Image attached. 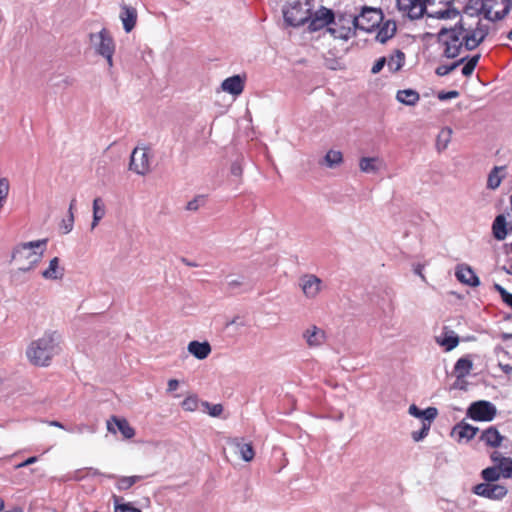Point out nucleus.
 Returning <instances> with one entry per match:
<instances>
[{"instance_id":"obj_18","label":"nucleus","mask_w":512,"mask_h":512,"mask_svg":"<svg viewBox=\"0 0 512 512\" xmlns=\"http://www.w3.org/2000/svg\"><path fill=\"white\" fill-rule=\"evenodd\" d=\"M493 463H498L502 478L512 479V458L502 456L498 451L490 454Z\"/></svg>"},{"instance_id":"obj_57","label":"nucleus","mask_w":512,"mask_h":512,"mask_svg":"<svg viewBox=\"0 0 512 512\" xmlns=\"http://www.w3.org/2000/svg\"><path fill=\"white\" fill-rule=\"evenodd\" d=\"M231 170L234 175H240L242 173L241 168L235 165L232 166Z\"/></svg>"},{"instance_id":"obj_54","label":"nucleus","mask_w":512,"mask_h":512,"mask_svg":"<svg viewBox=\"0 0 512 512\" xmlns=\"http://www.w3.org/2000/svg\"><path fill=\"white\" fill-rule=\"evenodd\" d=\"M241 285H242V281H240V280H231L230 282H228V286L230 288L239 287Z\"/></svg>"},{"instance_id":"obj_39","label":"nucleus","mask_w":512,"mask_h":512,"mask_svg":"<svg viewBox=\"0 0 512 512\" xmlns=\"http://www.w3.org/2000/svg\"><path fill=\"white\" fill-rule=\"evenodd\" d=\"M479 59H480V55H475V56L471 57L467 61V63L463 66L462 74L466 77L470 76L473 73L475 67L477 66Z\"/></svg>"},{"instance_id":"obj_42","label":"nucleus","mask_w":512,"mask_h":512,"mask_svg":"<svg viewBox=\"0 0 512 512\" xmlns=\"http://www.w3.org/2000/svg\"><path fill=\"white\" fill-rule=\"evenodd\" d=\"M495 289L500 294L503 302L512 308V294L499 284H495Z\"/></svg>"},{"instance_id":"obj_48","label":"nucleus","mask_w":512,"mask_h":512,"mask_svg":"<svg viewBox=\"0 0 512 512\" xmlns=\"http://www.w3.org/2000/svg\"><path fill=\"white\" fill-rule=\"evenodd\" d=\"M387 63V60L385 57H381L379 58L375 63L374 65L372 66L371 68V73L372 74H377L379 73L383 67L385 66V64Z\"/></svg>"},{"instance_id":"obj_19","label":"nucleus","mask_w":512,"mask_h":512,"mask_svg":"<svg viewBox=\"0 0 512 512\" xmlns=\"http://www.w3.org/2000/svg\"><path fill=\"white\" fill-rule=\"evenodd\" d=\"M456 278L463 284L476 287L480 281L472 268L468 265H459L456 269Z\"/></svg>"},{"instance_id":"obj_58","label":"nucleus","mask_w":512,"mask_h":512,"mask_svg":"<svg viewBox=\"0 0 512 512\" xmlns=\"http://www.w3.org/2000/svg\"><path fill=\"white\" fill-rule=\"evenodd\" d=\"M134 480H133V485L135 483H137L138 481H141L144 479V476H141V475H134V476H131Z\"/></svg>"},{"instance_id":"obj_52","label":"nucleus","mask_w":512,"mask_h":512,"mask_svg":"<svg viewBox=\"0 0 512 512\" xmlns=\"http://www.w3.org/2000/svg\"><path fill=\"white\" fill-rule=\"evenodd\" d=\"M179 386V382L176 379H170L168 381V391L172 392L175 391Z\"/></svg>"},{"instance_id":"obj_6","label":"nucleus","mask_w":512,"mask_h":512,"mask_svg":"<svg viewBox=\"0 0 512 512\" xmlns=\"http://www.w3.org/2000/svg\"><path fill=\"white\" fill-rule=\"evenodd\" d=\"M425 12L430 17L450 19L458 16L456 9L450 8L449 0H424Z\"/></svg>"},{"instance_id":"obj_11","label":"nucleus","mask_w":512,"mask_h":512,"mask_svg":"<svg viewBox=\"0 0 512 512\" xmlns=\"http://www.w3.org/2000/svg\"><path fill=\"white\" fill-rule=\"evenodd\" d=\"M107 430L113 434L119 431L124 439H131L135 436V429L130 425L128 420L115 415L107 420Z\"/></svg>"},{"instance_id":"obj_22","label":"nucleus","mask_w":512,"mask_h":512,"mask_svg":"<svg viewBox=\"0 0 512 512\" xmlns=\"http://www.w3.org/2000/svg\"><path fill=\"white\" fill-rule=\"evenodd\" d=\"M304 338L310 347H316L325 341V332L317 326H311L304 332Z\"/></svg>"},{"instance_id":"obj_33","label":"nucleus","mask_w":512,"mask_h":512,"mask_svg":"<svg viewBox=\"0 0 512 512\" xmlns=\"http://www.w3.org/2000/svg\"><path fill=\"white\" fill-rule=\"evenodd\" d=\"M504 170V167L495 166L488 175L487 187L489 189H496L500 186L502 176L500 172Z\"/></svg>"},{"instance_id":"obj_13","label":"nucleus","mask_w":512,"mask_h":512,"mask_svg":"<svg viewBox=\"0 0 512 512\" xmlns=\"http://www.w3.org/2000/svg\"><path fill=\"white\" fill-rule=\"evenodd\" d=\"M99 39V43L96 45V51L102 56H109L110 53L115 52V44L109 31L103 28L97 35L90 34L91 41Z\"/></svg>"},{"instance_id":"obj_28","label":"nucleus","mask_w":512,"mask_h":512,"mask_svg":"<svg viewBox=\"0 0 512 512\" xmlns=\"http://www.w3.org/2000/svg\"><path fill=\"white\" fill-rule=\"evenodd\" d=\"M507 222L504 215H498L492 225L493 235L497 240H504L507 236Z\"/></svg>"},{"instance_id":"obj_29","label":"nucleus","mask_w":512,"mask_h":512,"mask_svg":"<svg viewBox=\"0 0 512 512\" xmlns=\"http://www.w3.org/2000/svg\"><path fill=\"white\" fill-rule=\"evenodd\" d=\"M473 363L468 358H460L454 366V373L458 379L465 378L469 375Z\"/></svg>"},{"instance_id":"obj_30","label":"nucleus","mask_w":512,"mask_h":512,"mask_svg":"<svg viewBox=\"0 0 512 512\" xmlns=\"http://www.w3.org/2000/svg\"><path fill=\"white\" fill-rule=\"evenodd\" d=\"M498 463H494L493 466L487 467L481 471V478L484 480L483 483H497L502 478Z\"/></svg>"},{"instance_id":"obj_41","label":"nucleus","mask_w":512,"mask_h":512,"mask_svg":"<svg viewBox=\"0 0 512 512\" xmlns=\"http://www.w3.org/2000/svg\"><path fill=\"white\" fill-rule=\"evenodd\" d=\"M430 424L423 422V426L419 431L412 432V438L415 442H418L428 435Z\"/></svg>"},{"instance_id":"obj_49","label":"nucleus","mask_w":512,"mask_h":512,"mask_svg":"<svg viewBox=\"0 0 512 512\" xmlns=\"http://www.w3.org/2000/svg\"><path fill=\"white\" fill-rule=\"evenodd\" d=\"M199 200L203 201V197H197L187 203L186 209L189 211H195L199 208Z\"/></svg>"},{"instance_id":"obj_46","label":"nucleus","mask_w":512,"mask_h":512,"mask_svg":"<svg viewBox=\"0 0 512 512\" xmlns=\"http://www.w3.org/2000/svg\"><path fill=\"white\" fill-rule=\"evenodd\" d=\"M10 184L7 178H0V199L6 200L9 194Z\"/></svg>"},{"instance_id":"obj_16","label":"nucleus","mask_w":512,"mask_h":512,"mask_svg":"<svg viewBox=\"0 0 512 512\" xmlns=\"http://www.w3.org/2000/svg\"><path fill=\"white\" fill-rule=\"evenodd\" d=\"M505 437L499 432L495 426H489L484 429L480 436L479 441L483 442L487 447L497 449L502 445Z\"/></svg>"},{"instance_id":"obj_50","label":"nucleus","mask_w":512,"mask_h":512,"mask_svg":"<svg viewBox=\"0 0 512 512\" xmlns=\"http://www.w3.org/2000/svg\"><path fill=\"white\" fill-rule=\"evenodd\" d=\"M409 414L416 417V418H421L422 417V411L423 410H420L415 404H412L410 405L409 407Z\"/></svg>"},{"instance_id":"obj_25","label":"nucleus","mask_w":512,"mask_h":512,"mask_svg":"<svg viewBox=\"0 0 512 512\" xmlns=\"http://www.w3.org/2000/svg\"><path fill=\"white\" fill-rule=\"evenodd\" d=\"M188 351L197 359L203 360L211 353V346L208 342L191 341L188 344Z\"/></svg>"},{"instance_id":"obj_20","label":"nucleus","mask_w":512,"mask_h":512,"mask_svg":"<svg viewBox=\"0 0 512 512\" xmlns=\"http://www.w3.org/2000/svg\"><path fill=\"white\" fill-rule=\"evenodd\" d=\"M120 18L123 23L124 30L129 33L133 30L137 21V11L133 7L123 6L120 13Z\"/></svg>"},{"instance_id":"obj_2","label":"nucleus","mask_w":512,"mask_h":512,"mask_svg":"<svg viewBox=\"0 0 512 512\" xmlns=\"http://www.w3.org/2000/svg\"><path fill=\"white\" fill-rule=\"evenodd\" d=\"M57 339L55 333H45L33 341L26 352L29 361L36 366H48L57 352Z\"/></svg>"},{"instance_id":"obj_12","label":"nucleus","mask_w":512,"mask_h":512,"mask_svg":"<svg viewBox=\"0 0 512 512\" xmlns=\"http://www.w3.org/2000/svg\"><path fill=\"white\" fill-rule=\"evenodd\" d=\"M334 18V13L331 9L321 7L319 10L315 12L314 16L311 18L308 24V29L311 32L321 30L324 27L328 26L329 24L333 23Z\"/></svg>"},{"instance_id":"obj_10","label":"nucleus","mask_w":512,"mask_h":512,"mask_svg":"<svg viewBox=\"0 0 512 512\" xmlns=\"http://www.w3.org/2000/svg\"><path fill=\"white\" fill-rule=\"evenodd\" d=\"M397 7L410 19L421 18L425 13L424 0H397Z\"/></svg>"},{"instance_id":"obj_56","label":"nucleus","mask_w":512,"mask_h":512,"mask_svg":"<svg viewBox=\"0 0 512 512\" xmlns=\"http://www.w3.org/2000/svg\"><path fill=\"white\" fill-rule=\"evenodd\" d=\"M113 54L114 53H110L109 56H104L106 58V60H107V63H108L109 67L113 66Z\"/></svg>"},{"instance_id":"obj_61","label":"nucleus","mask_w":512,"mask_h":512,"mask_svg":"<svg viewBox=\"0 0 512 512\" xmlns=\"http://www.w3.org/2000/svg\"><path fill=\"white\" fill-rule=\"evenodd\" d=\"M508 39L512 41V30L508 33Z\"/></svg>"},{"instance_id":"obj_36","label":"nucleus","mask_w":512,"mask_h":512,"mask_svg":"<svg viewBox=\"0 0 512 512\" xmlns=\"http://www.w3.org/2000/svg\"><path fill=\"white\" fill-rule=\"evenodd\" d=\"M377 158L363 157L359 162V167L362 172L370 173L376 172L378 167L376 166Z\"/></svg>"},{"instance_id":"obj_26","label":"nucleus","mask_w":512,"mask_h":512,"mask_svg":"<svg viewBox=\"0 0 512 512\" xmlns=\"http://www.w3.org/2000/svg\"><path fill=\"white\" fill-rule=\"evenodd\" d=\"M230 444L239 451L244 461L250 462L253 460L255 452L251 443H243L240 439L235 438L230 441Z\"/></svg>"},{"instance_id":"obj_4","label":"nucleus","mask_w":512,"mask_h":512,"mask_svg":"<svg viewBox=\"0 0 512 512\" xmlns=\"http://www.w3.org/2000/svg\"><path fill=\"white\" fill-rule=\"evenodd\" d=\"M383 21V14L380 9L364 7L358 16L351 19L354 28L370 32L378 27Z\"/></svg>"},{"instance_id":"obj_44","label":"nucleus","mask_w":512,"mask_h":512,"mask_svg":"<svg viewBox=\"0 0 512 512\" xmlns=\"http://www.w3.org/2000/svg\"><path fill=\"white\" fill-rule=\"evenodd\" d=\"M438 410L435 407H428L422 411V419L431 425V422L437 417Z\"/></svg>"},{"instance_id":"obj_8","label":"nucleus","mask_w":512,"mask_h":512,"mask_svg":"<svg viewBox=\"0 0 512 512\" xmlns=\"http://www.w3.org/2000/svg\"><path fill=\"white\" fill-rule=\"evenodd\" d=\"M472 492L477 496L499 501L508 494V488L499 483H479L473 487Z\"/></svg>"},{"instance_id":"obj_47","label":"nucleus","mask_w":512,"mask_h":512,"mask_svg":"<svg viewBox=\"0 0 512 512\" xmlns=\"http://www.w3.org/2000/svg\"><path fill=\"white\" fill-rule=\"evenodd\" d=\"M291 13L292 11L289 10L284 12V18L291 26H299L304 23V18L294 19L290 16Z\"/></svg>"},{"instance_id":"obj_9","label":"nucleus","mask_w":512,"mask_h":512,"mask_svg":"<svg viewBox=\"0 0 512 512\" xmlns=\"http://www.w3.org/2000/svg\"><path fill=\"white\" fill-rule=\"evenodd\" d=\"M130 170L139 175H145L150 170V155L147 148L136 147L130 159Z\"/></svg>"},{"instance_id":"obj_21","label":"nucleus","mask_w":512,"mask_h":512,"mask_svg":"<svg viewBox=\"0 0 512 512\" xmlns=\"http://www.w3.org/2000/svg\"><path fill=\"white\" fill-rule=\"evenodd\" d=\"M222 89L232 95H239L243 92L244 80L239 75L229 77L222 82Z\"/></svg>"},{"instance_id":"obj_37","label":"nucleus","mask_w":512,"mask_h":512,"mask_svg":"<svg viewBox=\"0 0 512 512\" xmlns=\"http://www.w3.org/2000/svg\"><path fill=\"white\" fill-rule=\"evenodd\" d=\"M343 160L342 153L340 151L330 150L325 156V162L327 166L334 167L339 165Z\"/></svg>"},{"instance_id":"obj_60","label":"nucleus","mask_w":512,"mask_h":512,"mask_svg":"<svg viewBox=\"0 0 512 512\" xmlns=\"http://www.w3.org/2000/svg\"><path fill=\"white\" fill-rule=\"evenodd\" d=\"M4 509V501L0 499V512Z\"/></svg>"},{"instance_id":"obj_51","label":"nucleus","mask_w":512,"mask_h":512,"mask_svg":"<svg viewBox=\"0 0 512 512\" xmlns=\"http://www.w3.org/2000/svg\"><path fill=\"white\" fill-rule=\"evenodd\" d=\"M75 204H76V199H75V198H73V199L71 200V202H70V206H69V212H70V217H71L70 222H73V213H72V210H73V208H74ZM65 229H66V230H65V232H66V233H68V232L72 229V223H70V224H69V226H66V227H65Z\"/></svg>"},{"instance_id":"obj_59","label":"nucleus","mask_w":512,"mask_h":512,"mask_svg":"<svg viewBox=\"0 0 512 512\" xmlns=\"http://www.w3.org/2000/svg\"><path fill=\"white\" fill-rule=\"evenodd\" d=\"M50 425L51 426H54V427H58V428H64L62 423L58 422V421H51L50 422Z\"/></svg>"},{"instance_id":"obj_14","label":"nucleus","mask_w":512,"mask_h":512,"mask_svg":"<svg viewBox=\"0 0 512 512\" xmlns=\"http://www.w3.org/2000/svg\"><path fill=\"white\" fill-rule=\"evenodd\" d=\"M356 29L352 25L351 19L340 18L335 27L328 28V31L334 38L348 40L355 36Z\"/></svg>"},{"instance_id":"obj_55","label":"nucleus","mask_w":512,"mask_h":512,"mask_svg":"<svg viewBox=\"0 0 512 512\" xmlns=\"http://www.w3.org/2000/svg\"><path fill=\"white\" fill-rule=\"evenodd\" d=\"M35 461H36V457H30L27 460H25L22 464H20L19 466L20 467L27 466V465L34 463Z\"/></svg>"},{"instance_id":"obj_5","label":"nucleus","mask_w":512,"mask_h":512,"mask_svg":"<svg viewBox=\"0 0 512 512\" xmlns=\"http://www.w3.org/2000/svg\"><path fill=\"white\" fill-rule=\"evenodd\" d=\"M466 415L473 421L490 422L497 416V408L489 401L478 400L469 405Z\"/></svg>"},{"instance_id":"obj_3","label":"nucleus","mask_w":512,"mask_h":512,"mask_svg":"<svg viewBox=\"0 0 512 512\" xmlns=\"http://www.w3.org/2000/svg\"><path fill=\"white\" fill-rule=\"evenodd\" d=\"M46 244V240L32 241L17 246L12 254L18 269L27 272L33 269L42 258V251L37 252L35 249Z\"/></svg>"},{"instance_id":"obj_43","label":"nucleus","mask_w":512,"mask_h":512,"mask_svg":"<svg viewBox=\"0 0 512 512\" xmlns=\"http://www.w3.org/2000/svg\"><path fill=\"white\" fill-rule=\"evenodd\" d=\"M459 343V338L455 335H450L444 337V339L441 342V345L446 347L447 351H450L454 349Z\"/></svg>"},{"instance_id":"obj_35","label":"nucleus","mask_w":512,"mask_h":512,"mask_svg":"<svg viewBox=\"0 0 512 512\" xmlns=\"http://www.w3.org/2000/svg\"><path fill=\"white\" fill-rule=\"evenodd\" d=\"M122 498L114 495V512H142L140 509L131 505V503H121Z\"/></svg>"},{"instance_id":"obj_32","label":"nucleus","mask_w":512,"mask_h":512,"mask_svg":"<svg viewBox=\"0 0 512 512\" xmlns=\"http://www.w3.org/2000/svg\"><path fill=\"white\" fill-rule=\"evenodd\" d=\"M105 215V206L101 198H95L93 201V222L92 228L96 227L98 222Z\"/></svg>"},{"instance_id":"obj_15","label":"nucleus","mask_w":512,"mask_h":512,"mask_svg":"<svg viewBox=\"0 0 512 512\" xmlns=\"http://www.w3.org/2000/svg\"><path fill=\"white\" fill-rule=\"evenodd\" d=\"M300 285L304 295L308 298H315L321 291L322 281L313 274H306L301 277Z\"/></svg>"},{"instance_id":"obj_40","label":"nucleus","mask_w":512,"mask_h":512,"mask_svg":"<svg viewBox=\"0 0 512 512\" xmlns=\"http://www.w3.org/2000/svg\"><path fill=\"white\" fill-rule=\"evenodd\" d=\"M133 480L134 479L129 476L119 477L116 482V487L120 491L128 490L133 486Z\"/></svg>"},{"instance_id":"obj_7","label":"nucleus","mask_w":512,"mask_h":512,"mask_svg":"<svg viewBox=\"0 0 512 512\" xmlns=\"http://www.w3.org/2000/svg\"><path fill=\"white\" fill-rule=\"evenodd\" d=\"M481 10L489 20H500L510 10L509 0H482Z\"/></svg>"},{"instance_id":"obj_38","label":"nucleus","mask_w":512,"mask_h":512,"mask_svg":"<svg viewBox=\"0 0 512 512\" xmlns=\"http://www.w3.org/2000/svg\"><path fill=\"white\" fill-rule=\"evenodd\" d=\"M465 58H461L460 60L450 64V65H440L436 68V74L438 76H445L456 69L460 64L464 62Z\"/></svg>"},{"instance_id":"obj_17","label":"nucleus","mask_w":512,"mask_h":512,"mask_svg":"<svg viewBox=\"0 0 512 512\" xmlns=\"http://www.w3.org/2000/svg\"><path fill=\"white\" fill-rule=\"evenodd\" d=\"M478 431L477 427L461 421L453 427L451 435L456 436L458 442L462 440L470 441L477 435Z\"/></svg>"},{"instance_id":"obj_27","label":"nucleus","mask_w":512,"mask_h":512,"mask_svg":"<svg viewBox=\"0 0 512 512\" xmlns=\"http://www.w3.org/2000/svg\"><path fill=\"white\" fill-rule=\"evenodd\" d=\"M396 99L402 104L414 106L419 101L420 95L416 90L404 89L397 92Z\"/></svg>"},{"instance_id":"obj_31","label":"nucleus","mask_w":512,"mask_h":512,"mask_svg":"<svg viewBox=\"0 0 512 512\" xmlns=\"http://www.w3.org/2000/svg\"><path fill=\"white\" fill-rule=\"evenodd\" d=\"M405 63V54L401 50H396L387 60V66L391 72L399 71Z\"/></svg>"},{"instance_id":"obj_53","label":"nucleus","mask_w":512,"mask_h":512,"mask_svg":"<svg viewBox=\"0 0 512 512\" xmlns=\"http://www.w3.org/2000/svg\"><path fill=\"white\" fill-rule=\"evenodd\" d=\"M459 95V93L455 90L447 92L445 95H440V99H451L456 98Z\"/></svg>"},{"instance_id":"obj_23","label":"nucleus","mask_w":512,"mask_h":512,"mask_svg":"<svg viewBox=\"0 0 512 512\" xmlns=\"http://www.w3.org/2000/svg\"><path fill=\"white\" fill-rule=\"evenodd\" d=\"M42 276L49 280H58L63 278L64 268L60 266V260L58 257H54L50 260L49 266L42 272Z\"/></svg>"},{"instance_id":"obj_24","label":"nucleus","mask_w":512,"mask_h":512,"mask_svg":"<svg viewBox=\"0 0 512 512\" xmlns=\"http://www.w3.org/2000/svg\"><path fill=\"white\" fill-rule=\"evenodd\" d=\"M378 32L376 34L377 41L381 43L387 42L396 33V23L391 20H387L378 26Z\"/></svg>"},{"instance_id":"obj_34","label":"nucleus","mask_w":512,"mask_h":512,"mask_svg":"<svg viewBox=\"0 0 512 512\" xmlns=\"http://www.w3.org/2000/svg\"><path fill=\"white\" fill-rule=\"evenodd\" d=\"M452 138V129L449 127H445L441 129L440 133L437 137L436 146L439 151L447 148Z\"/></svg>"},{"instance_id":"obj_45","label":"nucleus","mask_w":512,"mask_h":512,"mask_svg":"<svg viewBox=\"0 0 512 512\" xmlns=\"http://www.w3.org/2000/svg\"><path fill=\"white\" fill-rule=\"evenodd\" d=\"M206 408L208 409V413L212 417H218L223 412V406L221 404H209L205 403Z\"/></svg>"},{"instance_id":"obj_1","label":"nucleus","mask_w":512,"mask_h":512,"mask_svg":"<svg viewBox=\"0 0 512 512\" xmlns=\"http://www.w3.org/2000/svg\"><path fill=\"white\" fill-rule=\"evenodd\" d=\"M487 30L479 19L461 18L451 28H442L438 33V43L442 56L448 59L458 57L464 51L477 48L485 39Z\"/></svg>"}]
</instances>
